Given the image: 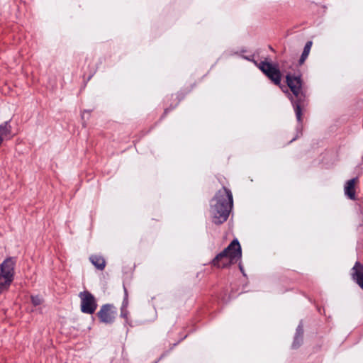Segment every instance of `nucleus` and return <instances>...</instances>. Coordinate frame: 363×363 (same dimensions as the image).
<instances>
[{
	"label": "nucleus",
	"mask_w": 363,
	"mask_h": 363,
	"mask_svg": "<svg viewBox=\"0 0 363 363\" xmlns=\"http://www.w3.org/2000/svg\"><path fill=\"white\" fill-rule=\"evenodd\" d=\"M89 115H90L89 111H86V110L84 111L82 113V119L84 123H85L86 121L89 120Z\"/></svg>",
	"instance_id": "obj_14"
},
{
	"label": "nucleus",
	"mask_w": 363,
	"mask_h": 363,
	"mask_svg": "<svg viewBox=\"0 0 363 363\" xmlns=\"http://www.w3.org/2000/svg\"><path fill=\"white\" fill-rule=\"evenodd\" d=\"M169 111V109H168V108L165 109V110H164V114H167V111Z\"/></svg>",
	"instance_id": "obj_17"
},
{
	"label": "nucleus",
	"mask_w": 363,
	"mask_h": 363,
	"mask_svg": "<svg viewBox=\"0 0 363 363\" xmlns=\"http://www.w3.org/2000/svg\"><path fill=\"white\" fill-rule=\"evenodd\" d=\"M357 178L348 180L344 186L345 194L351 200H356L355 185L357 183Z\"/></svg>",
	"instance_id": "obj_9"
},
{
	"label": "nucleus",
	"mask_w": 363,
	"mask_h": 363,
	"mask_svg": "<svg viewBox=\"0 0 363 363\" xmlns=\"http://www.w3.org/2000/svg\"><path fill=\"white\" fill-rule=\"evenodd\" d=\"M15 260L12 257L6 258L0 264V293L7 289L13 281Z\"/></svg>",
	"instance_id": "obj_4"
},
{
	"label": "nucleus",
	"mask_w": 363,
	"mask_h": 363,
	"mask_svg": "<svg viewBox=\"0 0 363 363\" xmlns=\"http://www.w3.org/2000/svg\"><path fill=\"white\" fill-rule=\"evenodd\" d=\"M302 340L301 337H296L295 340H294V342L293 343V347L294 348H297L299 345H300V341Z\"/></svg>",
	"instance_id": "obj_15"
},
{
	"label": "nucleus",
	"mask_w": 363,
	"mask_h": 363,
	"mask_svg": "<svg viewBox=\"0 0 363 363\" xmlns=\"http://www.w3.org/2000/svg\"><path fill=\"white\" fill-rule=\"evenodd\" d=\"M81 298V311L83 313L91 314V293L84 291L79 293Z\"/></svg>",
	"instance_id": "obj_8"
},
{
	"label": "nucleus",
	"mask_w": 363,
	"mask_h": 363,
	"mask_svg": "<svg viewBox=\"0 0 363 363\" xmlns=\"http://www.w3.org/2000/svg\"><path fill=\"white\" fill-rule=\"evenodd\" d=\"M31 301L34 306H38L41 304L43 299L39 296H31Z\"/></svg>",
	"instance_id": "obj_13"
},
{
	"label": "nucleus",
	"mask_w": 363,
	"mask_h": 363,
	"mask_svg": "<svg viewBox=\"0 0 363 363\" xmlns=\"http://www.w3.org/2000/svg\"><path fill=\"white\" fill-rule=\"evenodd\" d=\"M240 269L241 271H242V267L241 265H240Z\"/></svg>",
	"instance_id": "obj_18"
},
{
	"label": "nucleus",
	"mask_w": 363,
	"mask_h": 363,
	"mask_svg": "<svg viewBox=\"0 0 363 363\" xmlns=\"http://www.w3.org/2000/svg\"><path fill=\"white\" fill-rule=\"evenodd\" d=\"M287 86L293 94L291 97L296 119L299 123L302 122V111L308 105L306 91L303 87V82L301 76H295L289 73L286 75Z\"/></svg>",
	"instance_id": "obj_2"
},
{
	"label": "nucleus",
	"mask_w": 363,
	"mask_h": 363,
	"mask_svg": "<svg viewBox=\"0 0 363 363\" xmlns=\"http://www.w3.org/2000/svg\"><path fill=\"white\" fill-rule=\"evenodd\" d=\"M241 257V246L238 240L235 239L226 248L215 257L211 264L217 268H226L237 263Z\"/></svg>",
	"instance_id": "obj_3"
},
{
	"label": "nucleus",
	"mask_w": 363,
	"mask_h": 363,
	"mask_svg": "<svg viewBox=\"0 0 363 363\" xmlns=\"http://www.w3.org/2000/svg\"><path fill=\"white\" fill-rule=\"evenodd\" d=\"M350 276L352 279L363 289V264L359 262H356L354 267L351 269Z\"/></svg>",
	"instance_id": "obj_7"
},
{
	"label": "nucleus",
	"mask_w": 363,
	"mask_h": 363,
	"mask_svg": "<svg viewBox=\"0 0 363 363\" xmlns=\"http://www.w3.org/2000/svg\"><path fill=\"white\" fill-rule=\"evenodd\" d=\"M11 133V126L9 121H6L0 125V138L4 141V138L8 137Z\"/></svg>",
	"instance_id": "obj_10"
},
{
	"label": "nucleus",
	"mask_w": 363,
	"mask_h": 363,
	"mask_svg": "<svg viewBox=\"0 0 363 363\" xmlns=\"http://www.w3.org/2000/svg\"><path fill=\"white\" fill-rule=\"evenodd\" d=\"M257 67L274 84L281 87L282 74L277 64L261 61Z\"/></svg>",
	"instance_id": "obj_5"
},
{
	"label": "nucleus",
	"mask_w": 363,
	"mask_h": 363,
	"mask_svg": "<svg viewBox=\"0 0 363 363\" xmlns=\"http://www.w3.org/2000/svg\"><path fill=\"white\" fill-rule=\"evenodd\" d=\"M106 261L103 257L101 256H94L92 258V264L95 266V267L99 270H104L106 267Z\"/></svg>",
	"instance_id": "obj_11"
},
{
	"label": "nucleus",
	"mask_w": 363,
	"mask_h": 363,
	"mask_svg": "<svg viewBox=\"0 0 363 363\" xmlns=\"http://www.w3.org/2000/svg\"><path fill=\"white\" fill-rule=\"evenodd\" d=\"M233 194L230 189L223 186L218 190L211 201L210 213L213 222L220 225L225 222L233 208Z\"/></svg>",
	"instance_id": "obj_1"
},
{
	"label": "nucleus",
	"mask_w": 363,
	"mask_h": 363,
	"mask_svg": "<svg viewBox=\"0 0 363 363\" xmlns=\"http://www.w3.org/2000/svg\"><path fill=\"white\" fill-rule=\"evenodd\" d=\"M312 44H313L312 41H308L306 43V44L305 45L303 51L301 56L299 59V65H303L304 63V62L306 61V60L307 59V57L310 53Z\"/></svg>",
	"instance_id": "obj_12"
},
{
	"label": "nucleus",
	"mask_w": 363,
	"mask_h": 363,
	"mask_svg": "<svg viewBox=\"0 0 363 363\" xmlns=\"http://www.w3.org/2000/svg\"><path fill=\"white\" fill-rule=\"evenodd\" d=\"M117 315L116 307L111 304H105L101 306L100 311L97 313V315L101 322L111 324L112 323Z\"/></svg>",
	"instance_id": "obj_6"
},
{
	"label": "nucleus",
	"mask_w": 363,
	"mask_h": 363,
	"mask_svg": "<svg viewBox=\"0 0 363 363\" xmlns=\"http://www.w3.org/2000/svg\"><path fill=\"white\" fill-rule=\"evenodd\" d=\"M96 303L94 301V297L92 296V309H91V311H92V313L94 312L95 309L96 308Z\"/></svg>",
	"instance_id": "obj_16"
}]
</instances>
